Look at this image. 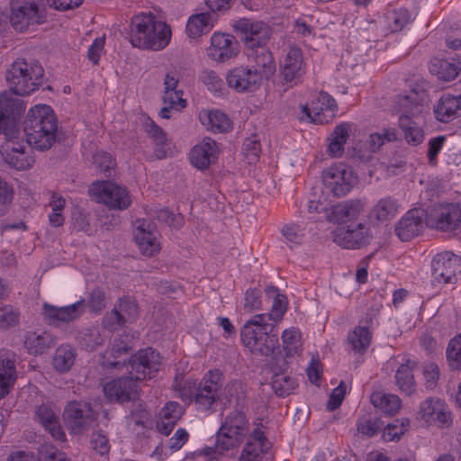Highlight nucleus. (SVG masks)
<instances>
[{
    "label": "nucleus",
    "mask_w": 461,
    "mask_h": 461,
    "mask_svg": "<svg viewBox=\"0 0 461 461\" xmlns=\"http://www.w3.org/2000/svg\"><path fill=\"white\" fill-rule=\"evenodd\" d=\"M55 344L53 336L45 330L27 331L23 345L30 354L41 355Z\"/></svg>",
    "instance_id": "obj_27"
},
{
    "label": "nucleus",
    "mask_w": 461,
    "mask_h": 461,
    "mask_svg": "<svg viewBox=\"0 0 461 461\" xmlns=\"http://www.w3.org/2000/svg\"><path fill=\"white\" fill-rule=\"evenodd\" d=\"M240 40L246 45L248 67L264 79H269L276 71V63L271 51L267 47L271 37L270 27L263 22L240 19L234 24Z\"/></svg>",
    "instance_id": "obj_2"
},
{
    "label": "nucleus",
    "mask_w": 461,
    "mask_h": 461,
    "mask_svg": "<svg viewBox=\"0 0 461 461\" xmlns=\"http://www.w3.org/2000/svg\"><path fill=\"white\" fill-rule=\"evenodd\" d=\"M423 225V213L418 209H413L397 222L394 231L402 241H408L420 233Z\"/></svg>",
    "instance_id": "obj_24"
},
{
    "label": "nucleus",
    "mask_w": 461,
    "mask_h": 461,
    "mask_svg": "<svg viewBox=\"0 0 461 461\" xmlns=\"http://www.w3.org/2000/svg\"><path fill=\"white\" fill-rule=\"evenodd\" d=\"M221 429L244 440L249 432V422L242 411H233L227 415Z\"/></svg>",
    "instance_id": "obj_33"
},
{
    "label": "nucleus",
    "mask_w": 461,
    "mask_h": 461,
    "mask_svg": "<svg viewBox=\"0 0 461 461\" xmlns=\"http://www.w3.org/2000/svg\"><path fill=\"white\" fill-rule=\"evenodd\" d=\"M459 67L446 59H434L430 66L429 71L436 75L442 81L454 80L459 73Z\"/></svg>",
    "instance_id": "obj_44"
},
{
    "label": "nucleus",
    "mask_w": 461,
    "mask_h": 461,
    "mask_svg": "<svg viewBox=\"0 0 461 461\" xmlns=\"http://www.w3.org/2000/svg\"><path fill=\"white\" fill-rule=\"evenodd\" d=\"M34 419L57 440L64 441L66 435L62 430L59 412L51 404L42 403L34 411Z\"/></svg>",
    "instance_id": "obj_23"
},
{
    "label": "nucleus",
    "mask_w": 461,
    "mask_h": 461,
    "mask_svg": "<svg viewBox=\"0 0 461 461\" xmlns=\"http://www.w3.org/2000/svg\"><path fill=\"white\" fill-rule=\"evenodd\" d=\"M397 201L390 196L383 197L373 206L370 215L378 221H390L397 213Z\"/></svg>",
    "instance_id": "obj_40"
},
{
    "label": "nucleus",
    "mask_w": 461,
    "mask_h": 461,
    "mask_svg": "<svg viewBox=\"0 0 461 461\" xmlns=\"http://www.w3.org/2000/svg\"><path fill=\"white\" fill-rule=\"evenodd\" d=\"M91 446L101 456L108 454L111 448L107 436L102 431H95L91 437Z\"/></svg>",
    "instance_id": "obj_63"
},
{
    "label": "nucleus",
    "mask_w": 461,
    "mask_h": 461,
    "mask_svg": "<svg viewBox=\"0 0 461 461\" xmlns=\"http://www.w3.org/2000/svg\"><path fill=\"white\" fill-rule=\"evenodd\" d=\"M322 182L334 196L341 197L348 194L357 184L358 177L349 166L339 163L323 171Z\"/></svg>",
    "instance_id": "obj_8"
},
{
    "label": "nucleus",
    "mask_w": 461,
    "mask_h": 461,
    "mask_svg": "<svg viewBox=\"0 0 461 461\" xmlns=\"http://www.w3.org/2000/svg\"><path fill=\"white\" fill-rule=\"evenodd\" d=\"M213 27V18L210 13L192 15L186 23V33L190 38H197L208 33Z\"/></svg>",
    "instance_id": "obj_34"
},
{
    "label": "nucleus",
    "mask_w": 461,
    "mask_h": 461,
    "mask_svg": "<svg viewBox=\"0 0 461 461\" xmlns=\"http://www.w3.org/2000/svg\"><path fill=\"white\" fill-rule=\"evenodd\" d=\"M364 208L365 204L359 199L343 201L330 208L327 219L331 222L347 223L357 220Z\"/></svg>",
    "instance_id": "obj_22"
},
{
    "label": "nucleus",
    "mask_w": 461,
    "mask_h": 461,
    "mask_svg": "<svg viewBox=\"0 0 461 461\" xmlns=\"http://www.w3.org/2000/svg\"><path fill=\"white\" fill-rule=\"evenodd\" d=\"M160 364V357L154 349L148 348L140 350L129 362L131 376L104 384V395L110 401L120 402L134 400L138 395V382L151 378L158 371Z\"/></svg>",
    "instance_id": "obj_3"
},
{
    "label": "nucleus",
    "mask_w": 461,
    "mask_h": 461,
    "mask_svg": "<svg viewBox=\"0 0 461 461\" xmlns=\"http://www.w3.org/2000/svg\"><path fill=\"white\" fill-rule=\"evenodd\" d=\"M303 55L298 48H291L282 66L281 74L286 82H292L302 75Z\"/></svg>",
    "instance_id": "obj_30"
},
{
    "label": "nucleus",
    "mask_w": 461,
    "mask_h": 461,
    "mask_svg": "<svg viewBox=\"0 0 461 461\" xmlns=\"http://www.w3.org/2000/svg\"><path fill=\"white\" fill-rule=\"evenodd\" d=\"M387 21L393 32H400L410 22V14L408 11L400 9L388 14Z\"/></svg>",
    "instance_id": "obj_57"
},
{
    "label": "nucleus",
    "mask_w": 461,
    "mask_h": 461,
    "mask_svg": "<svg viewBox=\"0 0 461 461\" xmlns=\"http://www.w3.org/2000/svg\"><path fill=\"white\" fill-rule=\"evenodd\" d=\"M51 212L49 214V221L52 227H60L64 224L63 211L66 207V200L58 194H52L49 203Z\"/></svg>",
    "instance_id": "obj_47"
},
{
    "label": "nucleus",
    "mask_w": 461,
    "mask_h": 461,
    "mask_svg": "<svg viewBox=\"0 0 461 461\" xmlns=\"http://www.w3.org/2000/svg\"><path fill=\"white\" fill-rule=\"evenodd\" d=\"M221 373L209 371L198 384L194 401L196 405L207 410L219 400L218 391L221 387Z\"/></svg>",
    "instance_id": "obj_17"
},
{
    "label": "nucleus",
    "mask_w": 461,
    "mask_h": 461,
    "mask_svg": "<svg viewBox=\"0 0 461 461\" xmlns=\"http://www.w3.org/2000/svg\"><path fill=\"white\" fill-rule=\"evenodd\" d=\"M242 442L243 440L241 438L231 435L228 431H223V429L220 428L216 436L214 451L220 455H223L229 450L239 447Z\"/></svg>",
    "instance_id": "obj_51"
},
{
    "label": "nucleus",
    "mask_w": 461,
    "mask_h": 461,
    "mask_svg": "<svg viewBox=\"0 0 461 461\" xmlns=\"http://www.w3.org/2000/svg\"><path fill=\"white\" fill-rule=\"evenodd\" d=\"M201 122L214 132H226L231 129V122L227 115L218 110L203 113Z\"/></svg>",
    "instance_id": "obj_37"
},
{
    "label": "nucleus",
    "mask_w": 461,
    "mask_h": 461,
    "mask_svg": "<svg viewBox=\"0 0 461 461\" xmlns=\"http://www.w3.org/2000/svg\"><path fill=\"white\" fill-rule=\"evenodd\" d=\"M270 445L258 428L254 429L243 447L240 461H263Z\"/></svg>",
    "instance_id": "obj_25"
},
{
    "label": "nucleus",
    "mask_w": 461,
    "mask_h": 461,
    "mask_svg": "<svg viewBox=\"0 0 461 461\" xmlns=\"http://www.w3.org/2000/svg\"><path fill=\"white\" fill-rule=\"evenodd\" d=\"M172 407L173 402H167L166 406L161 410L159 417L157 420L158 431L165 436H168L173 430Z\"/></svg>",
    "instance_id": "obj_55"
},
{
    "label": "nucleus",
    "mask_w": 461,
    "mask_h": 461,
    "mask_svg": "<svg viewBox=\"0 0 461 461\" xmlns=\"http://www.w3.org/2000/svg\"><path fill=\"white\" fill-rule=\"evenodd\" d=\"M76 355V350L68 345L59 347L53 357L54 367L59 372L68 371L74 365Z\"/></svg>",
    "instance_id": "obj_46"
},
{
    "label": "nucleus",
    "mask_w": 461,
    "mask_h": 461,
    "mask_svg": "<svg viewBox=\"0 0 461 461\" xmlns=\"http://www.w3.org/2000/svg\"><path fill=\"white\" fill-rule=\"evenodd\" d=\"M202 80L207 89L214 94H221L225 89L223 80L214 71H203Z\"/></svg>",
    "instance_id": "obj_59"
},
{
    "label": "nucleus",
    "mask_w": 461,
    "mask_h": 461,
    "mask_svg": "<svg viewBox=\"0 0 461 461\" xmlns=\"http://www.w3.org/2000/svg\"><path fill=\"white\" fill-rule=\"evenodd\" d=\"M40 461H68L64 453L51 445H44L39 451Z\"/></svg>",
    "instance_id": "obj_64"
},
{
    "label": "nucleus",
    "mask_w": 461,
    "mask_h": 461,
    "mask_svg": "<svg viewBox=\"0 0 461 461\" xmlns=\"http://www.w3.org/2000/svg\"><path fill=\"white\" fill-rule=\"evenodd\" d=\"M281 233L287 241L300 244L304 237V229L299 224L289 223L282 228Z\"/></svg>",
    "instance_id": "obj_60"
},
{
    "label": "nucleus",
    "mask_w": 461,
    "mask_h": 461,
    "mask_svg": "<svg viewBox=\"0 0 461 461\" xmlns=\"http://www.w3.org/2000/svg\"><path fill=\"white\" fill-rule=\"evenodd\" d=\"M90 193L98 203H102L113 210H125L131 203L127 189L112 181L94 183Z\"/></svg>",
    "instance_id": "obj_10"
},
{
    "label": "nucleus",
    "mask_w": 461,
    "mask_h": 461,
    "mask_svg": "<svg viewBox=\"0 0 461 461\" xmlns=\"http://www.w3.org/2000/svg\"><path fill=\"white\" fill-rule=\"evenodd\" d=\"M337 103L325 92H321L318 98L312 103L311 107L303 106V112L312 122L319 124L328 123L335 117Z\"/></svg>",
    "instance_id": "obj_19"
},
{
    "label": "nucleus",
    "mask_w": 461,
    "mask_h": 461,
    "mask_svg": "<svg viewBox=\"0 0 461 461\" xmlns=\"http://www.w3.org/2000/svg\"><path fill=\"white\" fill-rule=\"evenodd\" d=\"M273 298L270 312L253 316L240 330L242 344L254 355L268 357L279 347L277 322L286 310L285 298L282 294Z\"/></svg>",
    "instance_id": "obj_1"
},
{
    "label": "nucleus",
    "mask_w": 461,
    "mask_h": 461,
    "mask_svg": "<svg viewBox=\"0 0 461 461\" xmlns=\"http://www.w3.org/2000/svg\"><path fill=\"white\" fill-rule=\"evenodd\" d=\"M124 324V319L119 314L117 310L113 308L104 316L101 328L103 330H108L107 333H110Z\"/></svg>",
    "instance_id": "obj_62"
},
{
    "label": "nucleus",
    "mask_w": 461,
    "mask_h": 461,
    "mask_svg": "<svg viewBox=\"0 0 461 461\" xmlns=\"http://www.w3.org/2000/svg\"><path fill=\"white\" fill-rule=\"evenodd\" d=\"M446 357L450 370L461 371V334L449 340Z\"/></svg>",
    "instance_id": "obj_48"
},
{
    "label": "nucleus",
    "mask_w": 461,
    "mask_h": 461,
    "mask_svg": "<svg viewBox=\"0 0 461 461\" xmlns=\"http://www.w3.org/2000/svg\"><path fill=\"white\" fill-rule=\"evenodd\" d=\"M399 126L404 133L406 141L417 146L424 140V133L419 123L413 121L408 114H403L399 118Z\"/></svg>",
    "instance_id": "obj_39"
},
{
    "label": "nucleus",
    "mask_w": 461,
    "mask_h": 461,
    "mask_svg": "<svg viewBox=\"0 0 461 461\" xmlns=\"http://www.w3.org/2000/svg\"><path fill=\"white\" fill-rule=\"evenodd\" d=\"M95 420V411L90 403L83 401H70L63 412V420L71 434L78 435L86 431Z\"/></svg>",
    "instance_id": "obj_11"
},
{
    "label": "nucleus",
    "mask_w": 461,
    "mask_h": 461,
    "mask_svg": "<svg viewBox=\"0 0 461 461\" xmlns=\"http://www.w3.org/2000/svg\"><path fill=\"white\" fill-rule=\"evenodd\" d=\"M24 109L21 100L10 97L6 92L0 94V133H3L6 139L19 133L18 117Z\"/></svg>",
    "instance_id": "obj_12"
},
{
    "label": "nucleus",
    "mask_w": 461,
    "mask_h": 461,
    "mask_svg": "<svg viewBox=\"0 0 461 461\" xmlns=\"http://www.w3.org/2000/svg\"><path fill=\"white\" fill-rule=\"evenodd\" d=\"M142 126L149 136L154 140L158 147L164 144L166 137L163 130L149 117L143 116Z\"/></svg>",
    "instance_id": "obj_61"
},
{
    "label": "nucleus",
    "mask_w": 461,
    "mask_h": 461,
    "mask_svg": "<svg viewBox=\"0 0 461 461\" xmlns=\"http://www.w3.org/2000/svg\"><path fill=\"white\" fill-rule=\"evenodd\" d=\"M196 380L191 377L178 379L175 376V398H178L184 405H189L194 398L197 388Z\"/></svg>",
    "instance_id": "obj_41"
},
{
    "label": "nucleus",
    "mask_w": 461,
    "mask_h": 461,
    "mask_svg": "<svg viewBox=\"0 0 461 461\" xmlns=\"http://www.w3.org/2000/svg\"><path fill=\"white\" fill-rule=\"evenodd\" d=\"M108 338L109 334L101 327L92 326L80 330L77 339L82 348L94 351L104 345Z\"/></svg>",
    "instance_id": "obj_28"
},
{
    "label": "nucleus",
    "mask_w": 461,
    "mask_h": 461,
    "mask_svg": "<svg viewBox=\"0 0 461 461\" xmlns=\"http://www.w3.org/2000/svg\"><path fill=\"white\" fill-rule=\"evenodd\" d=\"M242 150L249 163L255 162L261 152L259 138L257 135L247 138L243 142Z\"/></svg>",
    "instance_id": "obj_58"
},
{
    "label": "nucleus",
    "mask_w": 461,
    "mask_h": 461,
    "mask_svg": "<svg viewBox=\"0 0 461 461\" xmlns=\"http://www.w3.org/2000/svg\"><path fill=\"white\" fill-rule=\"evenodd\" d=\"M42 0H11L10 23L18 32L26 31L31 25L43 22L41 9Z\"/></svg>",
    "instance_id": "obj_9"
},
{
    "label": "nucleus",
    "mask_w": 461,
    "mask_h": 461,
    "mask_svg": "<svg viewBox=\"0 0 461 461\" xmlns=\"http://www.w3.org/2000/svg\"><path fill=\"white\" fill-rule=\"evenodd\" d=\"M431 273L438 283H456L461 274V258L450 252L437 254L431 261Z\"/></svg>",
    "instance_id": "obj_15"
},
{
    "label": "nucleus",
    "mask_w": 461,
    "mask_h": 461,
    "mask_svg": "<svg viewBox=\"0 0 461 461\" xmlns=\"http://www.w3.org/2000/svg\"><path fill=\"white\" fill-rule=\"evenodd\" d=\"M129 350L128 343L122 337L115 339L112 346L103 355V365L107 367L120 368L125 363L124 359L122 361L119 358L128 355Z\"/></svg>",
    "instance_id": "obj_32"
},
{
    "label": "nucleus",
    "mask_w": 461,
    "mask_h": 461,
    "mask_svg": "<svg viewBox=\"0 0 461 461\" xmlns=\"http://www.w3.org/2000/svg\"><path fill=\"white\" fill-rule=\"evenodd\" d=\"M20 321V312L11 304L0 306V330H8L16 327Z\"/></svg>",
    "instance_id": "obj_52"
},
{
    "label": "nucleus",
    "mask_w": 461,
    "mask_h": 461,
    "mask_svg": "<svg viewBox=\"0 0 461 461\" xmlns=\"http://www.w3.org/2000/svg\"><path fill=\"white\" fill-rule=\"evenodd\" d=\"M0 153L3 160L16 170H27L35 163L34 158L26 151V146L16 135L6 139L2 144Z\"/></svg>",
    "instance_id": "obj_14"
},
{
    "label": "nucleus",
    "mask_w": 461,
    "mask_h": 461,
    "mask_svg": "<svg viewBox=\"0 0 461 461\" xmlns=\"http://www.w3.org/2000/svg\"><path fill=\"white\" fill-rule=\"evenodd\" d=\"M352 125L348 122L341 123L334 129L330 137L328 139L330 141L328 144L327 151L334 158H339L344 152V145L349 138Z\"/></svg>",
    "instance_id": "obj_31"
},
{
    "label": "nucleus",
    "mask_w": 461,
    "mask_h": 461,
    "mask_svg": "<svg viewBox=\"0 0 461 461\" xmlns=\"http://www.w3.org/2000/svg\"><path fill=\"white\" fill-rule=\"evenodd\" d=\"M371 402L375 408L390 415L394 414L401 408V399L397 395L381 392L372 393Z\"/></svg>",
    "instance_id": "obj_42"
},
{
    "label": "nucleus",
    "mask_w": 461,
    "mask_h": 461,
    "mask_svg": "<svg viewBox=\"0 0 461 461\" xmlns=\"http://www.w3.org/2000/svg\"><path fill=\"white\" fill-rule=\"evenodd\" d=\"M426 224L440 231H454L461 226V203H438L429 207Z\"/></svg>",
    "instance_id": "obj_7"
},
{
    "label": "nucleus",
    "mask_w": 461,
    "mask_h": 461,
    "mask_svg": "<svg viewBox=\"0 0 461 461\" xmlns=\"http://www.w3.org/2000/svg\"><path fill=\"white\" fill-rule=\"evenodd\" d=\"M282 341L283 348L285 351V357H293L301 348L300 331L294 327L284 330L282 334Z\"/></svg>",
    "instance_id": "obj_50"
},
{
    "label": "nucleus",
    "mask_w": 461,
    "mask_h": 461,
    "mask_svg": "<svg viewBox=\"0 0 461 461\" xmlns=\"http://www.w3.org/2000/svg\"><path fill=\"white\" fill-rule=\"evenodd\" d=\"M173 77L167 74L165 78V95L163 102L165 106L161 108L159 115L161 118L169 119L171 117V109L173 108Z\"/></svg>",
    "instance_id": "obj_56"
},
{
    "label": "nucleus",
    "mask_w": 461,
    "mask_h": 461,
    "mask_svg": "<svg viewBox=\"0 0 461 461\" xmlns=\"http://www.w3.org/2000/svg\"><path fill=\"white\" fill-rule=\"evenodd\" d=\"M333 241L339 246L357 249L370 243L372 234L364 223H349L338 227L332 232Z\"/></svg>",
    "instance_id": "obj_13"
},
{
    "label": "nucleus",
    "mask_w": 461,
    "mask_h": 461,
    "mask_svg": "<svg viewBox=\"0 0 461 461\" xmlns=\"http://www.w3.org/2000/svg\"><path fill=\"white\" fill-rule=\"evenodd\" d=\"M26 141L32 148L45 151L57 141L58 122L53 110L47 104L32 107L24 121Z\"/></svg>",
    "instance_id": "obj_4"
},
{
    "label": "nucleus",
    "mask_w": 461,
    "mask_h": 461,
    "mask_svg": "<svg viewBox=\"0 0 461 461\" xmlns=\"http://www.w3.org/2000/svg\"><path fill=\"white\" fill-rule=\"evenodd\" d=\"M226 80L228 86L238 93L254 92L262 84L261 78L248 66H240L230 69Z\"/></svg>",
    "instance_id": "obj_18"
},
{
    "label": "nucleus",
    "mask_w": 461,
    "mask_h": 461,
    "mask_svg": "<svg viewBox=\"0 0 461 461\" xmlns=\"http://www.w3.org/2000/svg\"><path fill=\"white\" fill-rule=\"evenodd\" d=\"M384 425V422L379 418L370 413H366L357 419V429L361 435L372 438L382 430Z\"/></svg>",
    "instance_id": "obj_45"
},
{
    "label": "nucleus",
    "mask_w": 461,
    "mask_h": 461,
    "mask_svg": "<svg viewBox=\"0 0 461 461\" xmlns=\"http://www.w3.org/2000/svg\"><path fill=\"white\" fill-rule=\"evenodd\" d=\"M238 53V42L232 35L214 32L211 38L208 55L214 60L223 62Z\"/></svg>",
    "instance_id": "obj_21"
},
{
    "label": "nucleus",
    "mask_w": 461,
    "mask_h": 461,
    "mask_svg": "<svg viewBox=\"0 0 461 461\" xmlns=\"http://www.w3.org/2000/svg\"><path fill=\"white\" fill-rule=\"evenodd\" d=\"M114 308L124 319L125 323L131 322L139 315L138 304L131 298H121L115 303Z\"/></svg>",
    "instance_id": "obj_54"
},
{
    "label": "nucleus",
    "mask_w": 461,
    "mask_h": 461,
    "mask_svg": "<svg viewBox=\"0 0 461 461\" xmlns=\"http://www.w3.org/2000/svg\"><path fill=\"white\" fill-rule=\"evenodd\" d=\"M397 140L396 131L393 129H384L382 132L370 134L366 140V143L371 151L376 153L385 142L395 141Z\"/></svg>",
    "instance_id": "obj_49"
},
{
    "label": "nucleus",
    "mask_w": 461,
    "mask_h": 461,
    "mask_svg": "<svg viewBox=\"0 0 461 461\" xmlns=\"http://www.w3.org/2000/svg\"><path fill=\"white\" fill-rule=\"evenodd\" d=\"M170 38V26L158 20L152 14L141 13L132 17L129 41L133 47L159 50L169 43Z\"/></svg>",
    "instance_id": "obj_5"
},
{
    "label": "nucleus",
    "mask_w": 461,
    "mask_h": 461,
    "mask_svg": "<svg viewBox=\"0 0 461 461\" xmlns=\"http://www.w3.org/2000/svg\"><path fill=\"white\" fill-rule=\"evenodd\" d=\"M273 372L271 386L276 394L281 397L289 395L295 387L294 380L281 366H274Z\"/></svg>",
    "instance_id": "obj_38"
},
{
    "label": "nucleus",
    "mask_w": 461,
    "mask_h": 461,
    "mask_svg": "<svg viewBox=\"0 0 461 461\" xmlns=\"http://www.w3.org/2000/svg\"><path fill=\"white\" fill-rule=\"evenodd\" d=\"M416 363L407 360L402 364L396 370L395 380L399 390L407 395H411L415 391V381L413 376V369Z\"/></svg>",
    "instance_id": "obj_35"
},
{
    "label": "nucleus",
    "mask_w": 461,
    "mask_h": 461,
    "mask_svg": "<svg viewBox=\"0 0 461 461\" xmlns=\"http://www.w3.org/2000/svg\"><path fill=\"white\" fill-rule=\"evenodd\" d=\"M218 154L217 143L211 138H204L192 149L190 160L196 168L205 169L216 161Z\"/></svg>",
    "instance_id": "obj_26"
},
{
    "label": "nucleus",
    "mask_w": 461,
    "mask_h": 461,
    "mask_svg": "<svg viewBox=\"0 0 461 461\" xmlns=\"http://www.w3.org/2000/svg\"><path fill=\"white\" fill-rule=\"evenodd\" d=\"M16 379L15 366L10 359L0 360V399L9 393Z\"/></svg>",
    "instance_id": "obj_43"
},
{
    "label": "nucleus",
    "mask_w": 461,
    "mask_h": 461,
    "mask_svg": "<svg viewBox=\"0 0 461 461\" xmlns=\"http://www.w3.org/2000/svg\"><path fill=\"white\" fill-rule=\"evenodd\" d=\"M460 110L461 95L446 94L441 96L434 111L438 121L449 122L457 116Z\"/></svg>",
    "instance_id": "obj_29"
},
{
    "label": "nucleus",
    "mask_w": 461,
    "mask_h": 461,
    "mask_svg": "<svg viewBox=\"0 0 461 461\" xmlns=\"http://www.w3.org/2000/svg\"><path fill=\"white\" fill-rule=\"evenodd\" d=\"M347 340L355 353L364 354L372 340V331L367 326L358 325L348 335Z\"/></svg>",
    "instance_id": "obj_36"
},
{
    "label": "nucleus",
    "mask_w": 461,
    "mask_h": 461,
    "mask_svg": "<svg viewBox=\"0 0 461 461\" xmlns=\"http://www.w3.org/2000/svg\"><path fill=\"white\" fill-rule=\"evenodd\" d=\"M43 68L37 62L23 59L15 60L6 71V81L10 91L16 95H29L41 84Z\"/></svg>",
    "instance_id": "obj_6"
},
{
    "label": "nucleus",
    "mask_w": 461,
    "mask_h": 461,
    "mask_svg": "<svg viewBox=\"0 0 461 461\" xmlns=\"http://www.w3.org/2000/svg\"><path fill=\"white\" fill-rule=\"evenodd\" d=\"M134 240L145 256L151 257L160 249L156 227L148 220L139 221L134 230Z\"/></svg>",
    "instance_id": "obj_20"
},
{
    "label": "nucleus",
    "mask_w": 461,
    "mask_h": 461,
    "mask_svg": "<svg viewBox=\"0 0 461 461\" xmlns=\"http://www.w3.org/2000/svg\"><path fill=\"white\" fill-rule=\"evenodd\" d=\"M86 303L79 300L67 306L58 307L49 303L42 304V315L50 325L59 326L79 319L85 312Z\"/></svg>",
    "instance_id": "obj_16"
},
{
    "label": "nucleus",
    "mask_w": 461,
    "mask_h": 461,
    "mask_svg": "<svg viewBox=\"0 0 461 461\" xmlns=\"http://www.w3.org/2000/svg\"><path fill=\"white\" fill-rule=\"evenodd\" d=\"M410 428V420L407 418H402L401 420L396 419L393 422L388 423L383 433V438L384 440L392 441L395 439H400V438Z\"/></svg>",
    "instance_id": "obj_53"
}]
</instances>
